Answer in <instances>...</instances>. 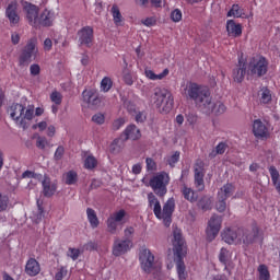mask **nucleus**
<instances>
[{"mask_svg": "<svg viewBox=\"0 0 280 280\" xmlns=\"http://www.w3.org/2000/svg\"><path fill=\"white\" fill-rule=\"evenodd\" d=\"M182 95L186 100L195 102L206 115H211L215 108V105L211 102V91L205 85L189 81L183 85Z\"/></svg>", "mask_w": 280, "mask_h": 280, "instance_id": "nucleus-1", "label": "nucleus"}, {"mask_svg": "<svg viewBox=\"0 0 280 280\" xmlns=\"http://www.w3.org/2000/svg\"><path fill=\"white\" fill-rule=\"evenodd\" d=\"M221 237L225 244H253L259 237V228L254 226L252 231L244 228L233 230L225 228L221 233Z\"/></svg>", "mask_w": 280, "mask_h": 280, "instance_id": "nucleus-2", "label": "nucleus"}, {"mask_svg": "<svg viewBox=\"0 0 280 280\" xmlns=\"http://www.w3.org/2000/svg\"><path fill=\"white\" fill-rule=\"evenodd\" d=\"M173 253L176 261V269L179 280H187V271L185 267V257H187V245L183 238V232L176 229L173 231Z\"/></svg>", "mask_w": 280, "mask_h": 280, "instance_id": "nucleus-3", "label": "nucleus"}, {"mask_svg": "<svg viewBox=\"0 0 280 280\" xmlns=\"http://www.w3.org/2000/svg\"><path fill=\"white\" fill-rule=\"evenodd\" d=\"M151 103L159 113L167 114L174 108V95L167 89L155 88L151 95Z\"/></svg>", "mask_w": 280, "mask_h": 280, "instance_id": "nucleus-4", "label": "nucleus"}, {"mask_svg": "<svg viewBox=\"0 0 280 280\" xmlns=\"http://www.w3.org/2000/svg\"><path fill=\"white\" fill-rule=\"evenodd\" d=\"M151 103L159 113L167 114L174 108V95L167 89L155 88L151 95Z\"/></svg>", "mask_w": 280, "mask_h": 280, "instance_id": "nucleus-5", "label": "nucleus"}, {"mask_svg": "<svg viewBox=\"0 0 280 280\" xmlns=\"http://www.w3.org/2000/svg\"><path fill=\"white\" fill-rule=\"evenodd\" d=\"M151 103L159 113L167 114L174 108V95L167 89L155 88L151 95Z\"/></svg>", "mask_w": 280, "mask_h": 280, "instance_id": "nucleus-6", "label": "nucleus"}, {"mask_svg": "<svg viewBox=\"0 0 280 280\" xmlns=\"http://www.w3.org/2000/svg\"><path fill=\"white\" fill-rule=\"evenodd\" d=\"M10 117L23 128V130L30 128V121L34 119V107H28L25 110V106L19 103H14L9 108Z\"/></svg>", "mask_w": 280, "mask_h": 280, "instance_id": "nucleus-7", "label": "nucleus"}, {"mask_svg": "<svg viewBox=\"0 0 280 280\" xmlns=\"http://www.w3.org/2000/svg\"><path fill=\"white\" fill-rule=\"evenodd\" d=\"M247 75L250 78H264L268 73L269 62L262 55H255L247 61Z\"/></svg>", "mask_w": 280, "mask_h": 280, "instance_id": "nucleus-8", "label": "nucleus"}, {"mask_svg": "<svg viewBox=\"0 0 280 280\" xmlns=\"http://www.w3.org/2000/svg\"><path fill=\"white\" fill-rule=\"evenodd\" d=\"M167 185H170V174L162 172L150 179V187L159 198H163L167 194Z\"/></svg>", "mask_w": 280, "mask_h": 280, "instance_id": "nucleus-9", "label": "nucleus"}, {"mask_svg": "<svg viewBox=\"0 0 280 280\" xmlns=\"http://www.w3.org/2000/svg\"><path fill=\"white\" fill-rule=\"evenodd\" d=\"M235 194V186L231 183L223 185L218 191L217 211L219 213H224L226 211V200Z\"/></svg>", "mask_w": 280, "mask_h": 280, "instance_id": "nucleus-10", "label": "nucleus"}, {"mask_svg": "<svg viewBox=\"0 0 280 280\" xmlns=\"http://www.w3.org/2000/svg\"><path fill=\"white\" fill-rule=\"evenodd\" d=\"M36 38L28 39L19 58L20 67H25V65L32 62V57L36 56V52L38 51L36 49Z\"/></svg>", "mask_w": 280, "mask_h": 280, "instance_id": "nucleus-11", "label": "nucleus"}, {"mask_svg": "<svg viewBox=\"0 0 280 280\" xmlns=\"http://www.w3.org/2000/svg\"><path fill=\"white\" fill-rule=\"evenodd\" d=\"M220 229H222V217L213 214L206 229L207 242H213L218 237Z\"/></svg>", "mask_w": 280, "mask_h": 280, "instance_id": "nucleus-12", "label": "nucleus"}, {"mask_svg": "<svg viewBox=\"0 0 280 280\" xmlns=\"http://www.w3.org/2000/svg\"><path fill=\"white\" fill-rule=\"evenodd\" d=\"M124 218H126V210L124 209L112 213L106 221L108 233L115 235L117 233L118 224L124 223Z\"/></svg>", "mask_w": 280, "mask_h": 280, "instance_id": "nucleus-13", "label": "nucleus"}, {"mask_svg": "<svg viewBox=\"0 0 280 280\" xmlns=\"http://www.w3.org/2000/svg\"><path fill=\"white\" fill-rule=\"evenodd\" d=\"M140 264H141V268L142 270H144V272H152L154 270V266H156V262H154V255L152 252H150V249L144 248L140 252Z\"/></svg>", "mask_w": 280, "mask_h": 280, "instance_id": "nucleus-14", "label": "nucleus"}, {"mask_svg": "<svg viewBox=\"0 0 280 280\" xmlns=\"http://www.w3.org/2000/svg\"><path fill=\"white\" fill-rule=\"evenodd\" d=\"M246 73H248V66L244 57L241 56L238 57V62L236 67L232 71V78L234 82H237V84H242V82H244V78L246 77Z\"/></svg>", "mask_w": 280, "mask_h": 280, "instance_id": "nucleus-15", "label": "nucleus"}, {"mask_svg": "<svg viewBox=\"0 0 280 280\" xmlns=\"http://www.w3.org/2000/svg\"><path fill=\"white\" fill-rule=\"evenodd\" d=\"M5 16L12 27L19 25V22L21 21V16L19 15V1L12 0L8 3Z\"/></svg>", "mask_w": 280, "mask_h": 280, "instance_id": "nucleus-16", "label": "nucleus"}, {"mask_svg": "<svg viewBox=\"0 0 280 280\" xmlns=\"http://www.w3.org/2000/svg\"><path fill=\"white\" fill-rule=\"evenodd\" d=\"M174 209H176V201L174 198H170L163 206L162 209V218L164 222V226H170L172 224V215L174 213Z\"/></svg>", "mask_w": 280, "mask_h": 280, "instance_id": "nucleus-17", "label": "nucleus"}, {"mask_svg": "<svg viewBox=\"0 0 280 280\" xmlns=\"http://www.w3.org/2000/svg\"><path fill=\"white\" fill-rule=\"evenodd\" d=\"M23 10L26 13V19L33 27L38 25V7L30 2H23Z\"/></svg>", "mask_w": 280, "mask_h": 280, "instance_id": "nucleus-18", "label": "nucleus"}, {"mask_svg": "<svg viewBox=\"0 0 280 280\" xmlns=\"http://www.w3.org/2000/svg\"><path fill=\"white\" fill-rule=\"evenodd\" d=\"M132 248V241L131 240H116L113 245V256L114 257H121V255H126L128 250Z\"/></svg>", "mask_w": 280, "mask_h": 280, "instance_id": "nucleus-19", "label": "nucleus"}, {"mask_svg": "<svg viewBox=\"0 0 280 280\" xmlns=\"http://www.w3.org/2000/svg\"><path fill=\"white\" fill-rule=\"evenodd\" d=\"M79 43L80 45H84L85 47L93 46V27L84 26L78 32Z\"/></svg>", "mask_w": 280, "mask_h": 280, "instance_id": "nucleus-20", "label": "nucleus"}, {"mask_svg": "<svg viewBox=\"0 0 280 280\" xmlns=\"http://www.w3.org/2000/svg\"><path fill=\"white\" fill-rule=\"evenodd\" d=\"M253 132L256 139H268V137H270L268 127L266 124H264V121H261V119L254 120Z\"/></svg>", "mask_w": 280, "mask_h": 280, "instance_id": "nucleus-21", "label": "nucleus"}, {"mask_svg": "<svg viewBox=\"0 0 280 280\" xmlns=\"http://www.w3.org/2000/svg\"><path fill=\"white\" fill-rule=\"evenodd\" d=\"M56 21V13L51 10L45 9L37 18V24L43 27H51Z\"/></svg>", "mask_w": 280, "mask_h": 280, "instance_id": "nucleus-22", "label": "nucleus"}, {"mask_svg": "<svg viewBox=\"0 0 280 280\" xmlns=\"http://www.w3.org/2000/svg\"><path fill=\"white\" fill-rule=\"evenodd\" d=\"M83 102H85L86 105L97 107L100 104H102V98H100V94L97 92L90 90V91H83Z\"/></svg>", "mask_w": 280, "mask_h": 280, "instance_id": "nucleus-23", "label": "nucleus"}, {"mask_svg": "<svg viewBox=\"0 0 280 280\" xmlns=\"http://www.w3.org/2000/svg\"><path fill=\"white\" fill-rule=\"evenodd\" d=\"M121 137L124 141H128V139H130L131 141H137L141 139V130H139L136 125H129L122 131Z\"/></svg>", "mask_w": 280, "mask_h": 280, "instance_id": "nucleus-24", "label": "nucleus"}, {"mask_svg": "<svg viewBox=\"0 0 280 280\" xmlns=\"http://www.w3.org/2000/svg\"><path fill=\"white\" fill-rule=\"evenodd\" d=\"M148 202L149 207H153V213L158 220H161L163 218L162 208H161V201L154 196L153 192L148 194Z\"/></svg>", "mask_w": 280, "mask_h": 280, "instance_id": "nucleus-25", "label": "nucleus"}, {"mask_svg": "<svg viewBox=\"0 0 280 280\" xmlns=\"http://www.w3.org/2000/svg\"><path fill=\"white\" fill-rule=\"evenodd\" d=\"M226 32L228 36H233V38H240V36H242V24H237L233 20H228Z\"/></svg>", "mask_w": 280, "mask_h": 280, "instance_id": "nucleus-26", "label": "nucleus"}, {"mask_svg": "<svg viewBox=\"0 0 280 280\" xmlns=\"http://www.w3.org/2000/svg\"><path fill=\"white\" fill-rule=\"evenodd\" d=\"M25 272L28 277H36L40 272V264L36 261V258H30L25 266Z\"/></svg>", "mask_w": 280, "mask_h": 280, "instance_id": "nucleus-27", "label": "nucleus"}, {"mask_svg": "<svg viewBox=\"0 0 280 280\" xmlns=\"http://www.w3.org/2000/svg\"><path fill=\"white\" fill-rule=\"evenodd\" d=\"M195 187L198 191H205V170L202 167L195 168Z\"/></svg>", "mask_w": 280, "mask_h": 280, "instance_id": "nucleus-28", "label": "nucleus"}, {"mask_svg": "<svg viewBox=\"0 0 280 280\" xmlns=\"http://www.w3.org/2000/svg\"><path fill=\"white\" fill-rule=\"evenodd\" d=\"M180 192L188 202H198V192L189 188L186 184L183 185Z\"/></svg>", "mask_w": 280, "mask_h": 280, "instance_id": "nucleus-29", "label": "nucleus"}, {"mask_svg": "<svg viewBox=\"0 0 280 280\" xmlns=\"http://www.w3.org/2000/svg\"><path fill=\"white\" fill-rule=\"evenodd\" d=\"M110 12H112L114 25H116V27L121 26V23H124V15H121V11H119V7L117 4H113Z\"/></svg>", "mask_w": 280, "mask_h": 280, "instance_id": "nucleus-30", "label": "nucleus"}, {"mask_svg": "<svg viewBox=\"0 0 280 280\" xmlns=\"http://www.w3.org/2000/svg\"><path fill=\"white\" fill-rule=\"evenodd\" d=\"M232 254L229 249L222 247L219 253V261L224 266V270H229V261H231Z\"/></svg>", "mask_w": 280, "mask_h": 280, "instance_id": "nucleus-31", "label": "nucleus"}, {"mask_svg": "<svg viewBox=\"0 0 280 280\" xmlns=\"http://www.w3.org/2000/svg\"><path fill=\"white\" fill-rule=\"evenodd\" d=\"M86 215L90 222V226H92V229H97V226H100V219L97 218L95 210H93V208H88Z\"/></svg>", "mask_w": 280, "mask_h": 280, "instance_id": "nucleus-32", "label": "nucleus"}, {"mask_svg": "<svg viewBox=\"0 0 280 280\" xmlns=\"http://www.w3.org/2000/svg\"><path fill=\"white\" fill-rule=\"evenodd\" d=\"M144 75L149 80H163V78H166V75H170V70L164 69L163 72H161L160 74H156V73H154V71H152L150 69H145Z\"/></svg>", "mask_w": 280, "mask_h": 280, "instance_id": "nucleus-33", "label": "nucleus"}, {"mask_svg": "<svg viewBox=\"0 0 280 280\" xmlns=\"http://www.w3.org/2000/svg\"><path fill=\"white\" fill-rule=\"evenodd\" d=\"M269 174L271 176L273 187H276V190L280 195V175H279V171H277V167L270 166Z\"/></svg>", "mask_w": 280, "mask_h": 280, "instance_id": "nucleus-34", "label": "nucleus"}, {"mask_svg": "<svg viewBox=\"0 0 280 280\" xmlns=\"http://www.w3.org/2000/svg\"><path fill=\"white\" fill-rule=\"evenodd\" d=\"M42 185L44 188V196H46V198H51V196L56 194V185H51L49 179L45 178Z\"/></svg>", "mask_w": 280, "mask_h": 280, "instance_id": "nucleus-35", "label": "nucleus"}, {"mask_svg": "<svg viewBox=\"0 0 280 280\" xmlns=\"http://www.w3.org/2000/svg\"><path fill=\"white\" fill-rule=\"evenodd\" d=\"M272 102V91L264 86L260 89V104H270Z\"/></svg>", "mask_w": 280, "mask_h": 280, "instance_id": "nucleus-36", "label": "nucleus"}, {"mask_svg": "<svg viewBox=\"0 0 280 280\" xmlns=\"http://www.w3.org/2000/svg\"><path fill=\"white\" fill-rule=\"evenodd\" d=\"M258 280H270V270L266 265H259L257 268Z\"/></svg>", "mask_w": 280, "mask_h": 280, "instance_id": "nucleus-37", "label": "nucleus"}, {"mask_svg": "<svg viewBox=\"0 0 280 280\" xmlns=\"http://www.w3.org/2000/svg\"><path fill=\"white\" fill-rule=\"evenodd\" d=\"M66 185H75L78 183V173L69 171L63 175Z\"/></svg>", "mask_w": 280, "mask_h": 280, "instance_id": "nucleus-38", "label": "nucleus"}, {"mask_svg": "<svg viewBox=\"0 0 280 280\" xmlns=\"http://www.w3.org/2000/svg\"><path fill=\"white\" fill-rule=\"evenodd\" d=\"M228 16H234V19H242L244 16V9L240 8V4H233L228 12Z\"/></svg>", "mask_w": 280, "mask_h": 280, "instance_id": "nucleus-39", "label": "nucleus"}, {"mask_svg": "<svg viewBox=\"0 0 280 280\" xmlns=\"http://www.w3.org/2000/svg\"><path fill=\"white\" fill-rule=\"evenodd\" d=\"M100 89L103 93H108L113 89V79L110 77H104L101 81Z\"/></svg>", "mask_w": 280, "mask_h": 280, "instance_id": "nucleus-40", "label": "nucleus"}, {"mask_svg": "<svg viewBox=\"0 0 280 280\" xmlns=\"http://www.w3.org/2000/svg\"><path fill=\"white\" fill-rule=\"evenodd\" d=\"M122 80L125 84H127V86H132V84H135V80L132 79V73L130 72V70H128L127 67L122 70Z\"/></svg>", "mask_w": 280, "mask_h": 280, "instance_id": "nucleus-41", "label": "nucleus"}, {"mask_svg": "<svg viewBox=\"0 0 280 280\" xmlns=\"http://www.w3.org/2000/svg\"><path fill=\"white\" fill-rule=\"evenodd\" d=\"M85 170H95L97 167V159L93 155H89L84 161Z\"/></svg>", "mask_w": 280, "mask_h": 280, "instance_id": "nucleus-42", "label": "nucleus"}, {"mask_svg": "<svg viewBox=\"0 0 280 280\" xmlns=\"http://www.w3.org/2000/svg\"><path fill=\"white\" fill-rule=\"evenodd\" d=\"M10 205V198L0 192V213L8 211V206Z\"/></svg>", "mask_w": 280, "mask_h": 280, "instance_id": "nucleus-43", "label": "nucleus"}, {"mask_svg": "<svg viewBox=\"0 0 280 280\" xmlns=\"http://www.w3.org/2000/svg\"><path fill=\"white\" fill-rule=\"evenodd\" d=\"M198 207L202 209V211H209V209H211V199L202 197L198 202Z\"/></svg>", "mask_w": 280, "mask_h": 280, "instance_id": "nucleus-44", "label": "nucleus"}, {"mask_svg": "<svg viewBox=\"0 0 280 280\" xmlns=\"http://www.w3.org/2000/svg\"><path fill=\"white\" fill-rule=\"evenodd\" d=\"M50 102H52V104H56L57 106H60L62 104V94H60V92L58 91L51 92Z\"/></svg>", "mask_w": 280, "mask_h": 280, "instance_id": "nucleus-45", "label": "nucleus"}, {"mask_svg": "<svg viewBox=\"0 0 280 280\" xmlns=\"http://www.w3.org/2000/svg\"><path fill=\"white\" fill-rule=\"evenodd\" d=\"M171 20L173 23H180L183 21V11L175 9L171 12Z\"/></svg>", "mask_w": 280, "mask_h": 280, "instance_id": "nucleus-46", "label": "nucleus"}, {"mask_svg": "<svg viewBox=\"0 0 280 280\" xmlns=\"http://www.w3.org/2000/svg\"><path fill=\"white\" fill-rule=\"evenodd\" d=\"M92 121L97 126H103L106 121V116L103 113H97L92 116Z\"/></svg>", "mask_w": 280, "mask_h": 280, "instance_id": "nucleus-47", "label": "nucleus"}, {"mask_svg": "<svg viewBox=\"0 0 280 280\" xmlns=\"http://www.w3.org/2000/svg\"><path fill=\"white\" fill-rule=\"evenodd\" d=\"M180 161V152L176 151L173 155L167 159L170 167H176V164Z\"/></svg>", "mask_w": 280, "mask_h": 280, "instance_id": "nucleus-48", "label": "nucleus"}, {"mask_svg": "<svg viewBox=\"0 0 280 280\" xmlns=\"http://www.w3.org/2000/svg\"><path fill=\"white\" fill-rule=\"evenodd\" d=\"M47 145H49V141H47V138L45 137H37L36 140V148H38V150H45V148H47Z\"/></svg>", "mask_w": 280, "mask_h": 280, "instance_id": "nucleus-49", "label": "nucleus"}, {"mask_svg": "<svg viewBox=\"0 0 280 280\" xmlns=\"http://www.w3.org/2000/svg\"><path fill=\"white\" fill-rule=\"evenodd\" d=\"M126 124V118H118V119H115L112 124V130H119L120 128H122V126Z\"/></svg>", "mask_w": 280, "mask_h": 280, "instance_id": "nucleus-50", "label": "nucleus"}, {"mask_svg": "<svg viewBox=\"0 0 280 280\" xmlns=\"http://www.w3.org/2000/svg\"><path fill=\"white\" fill-rule=\"evenodd\" d=\"M67 256L70 257L73 261H77L78 257H80V249L69 247Z\"/></svg>", "mask_w": 280, "mask_h": 280, "instance_id": "nucleus-51", "label": "nucleus"}, {"mask_svg": "<svg viewBox=\"0 0 280 280\" xmlns=\"http://www.w3.org/2000/svg\"><path fill=\"white\" fill-rule=\"evenodd\" d=\"M148 172H156V162L152 158L145 159Z\"/></svg>", "mask_w": 280, "mask_h": 280, "instance_id": "nucleus-52", "label": "nucleus"}, {"mask_svg": "<svg viewBox=\"0 0 280 280\" xmlns=\"http://www.w3.org/2000/svg\"><path fill=\"white\" fill-rule=\"evenodd\" d=\"M186 121L189 124V126H196V124L198 122V115L194 113H188L186 115Z\"/></svg>", "mask_w": 280, "mask_h": 280, "instance_id": "nucleus-53", "label": "nucleus"}, {"mask_svg": "<svg viewBox=\"0 0 280 280\" xmlns=\"http://www.w3.org/2000/svg\"><path fill=\"white\" fill-rule=\"evenodd\" d=\"M142 25H145V27H154L156 25V18L150 16L141 21Z\"/></svg>", "mask_w": 280, "mask_h": 280, "instance_id": "nucleus-54", "label": "nucleus"}, {"mask_svg": "<svg viewBox=\"0 0 280 280\" xmlns=\"http://www.w3.org/2000/svg\"><path fill=\"white\" fill-rule=\"evenodd\" d=\"M148 119V114L145 112H138L136 114L137 124H143Z\"/></svg>", "mask_w": 280, "mask_h": 280, "instance_id": "nucleus-55", "label": "nucleus"}, {"mask_svg": "<svg viewBox=\"0 0 280 280\" xmlns=\"http://www.w3.org/2000/svg\"><path fill=\"white\" fill-rule=\"evenodd\" d=\"M30 73L31 75H40V66L38 63H33L30 67Z\"/></svg>", "mask_w": 280, "mask_h": 280, "instance_id": "nucleus-56", "label": "nucleus"}, {"mask_svg": "<svg viewBox=\"0 0 280 280\" xmlns=\"http://www.w3.org/2000/svg\"><path fill=\"white\" fill-rule=\"evenodd\" d=\"M67 268L65 267H60V269L58 270V272L55 275V279L56 280H62L65 279V277H67Z\"/></svg>", "mask_w": 280, "mask_h": 280, "instance_id": "nucleus-57", "label": "nucleus"}, {"mask_svg": "<svg viewBox=\"0 0 280 280\" xmlns=\"http://www.w3.org/2000/svg\"><path fill=\"white\" fill-rule=\"evenodd\" d=\"M40 174H36L32 171H25L23 174H22V178H40Z\"/></svg>", "mask_w": 280, "mask_h": 280, "instance_id": "nucleus-58", "label": "nucleus"}, {"mask_svg": "<svg viewBox=\"0 0 280 280\" xmlns=\"http://www.w3.org/2000/svg\"><path fill=\"white\" fill-rule=\"evenodd\" d=\"M226 148H229V144H226V142H220L215 147L217 153L224 154L226 152Z\"/></svg>", "mask_w": 280, "mask_h": 280, "instance_id": "nucleus-59", "label": "nucleus"}, {"mask_svg": "<svg viewBox=\"0 0 280 280\" xmlns=\"http://www.w3.org/2000/svg\"><path fill=\"white\" fill-rule=\"evenodd\" d=\"M63 155H65V147L59 145V147L56 149V152H55V159H56V161H60V159H62Z\"/></svg>", "mask_w": 280, "mask_h": 280, "instance_id": "nucleus-60", "label": "nucleus"}, {"mask_svg": "<svg viewBox=\"0 0 280 280\" xmlns=\"http://www.w3.org/2000/svg\"><path fill=\"white\" fill-rule=\"evenodd\" d=\"M84 250H97V244L93 241L88 242L84 246H83Z\"/></svg>", "mask_w": 280, "mask_h": 280, "instance_id": "nucleus-61", "label": "nucleus"}, {"mask_svg": "<svg viewBox=\"0 0 280 280\" xmlns=\"http://www.w3.org/2000/svg\"><path fill=\"white\" fill-rule=\"evenodd\" d=\"M124 106L127 108L128 113H135L136 110V105L131 101H125Z\"/></svg>", "mask_w": 280, "mask_h": 280, "instance_id": "nucleus-62", "label": "nucleus"}, {"mask_svg": "<svg viewBox=\"0 0 280 280\" xmlns=\"http://www.w3.org/2000/svg\"><path fill=\"white\" fill-rule=\"evenodd\" d=\"M51 47H54V42H51V38H46L44 40V50L51 51Z\"/></svg>", "mask_w": 280, "mask_h": 280, "instance_id": "nucleus-63", "label": "nucleus"}, {"mask_svg": "<svg viewBox=\"0 0 280 280\" xmlns=\"http://www.w3.org/2000/svg\"><path fill=\"white\" fill-rule=\"evenodd\" d=\"M133 234H135V228L129 226L125 229V237H127V240H130L129 237Z\"/></svg>", "mask_w": 280, "mask_h": 280, "instance_id": "nucleus-64", "label": "nucleus"}]
</instances>
